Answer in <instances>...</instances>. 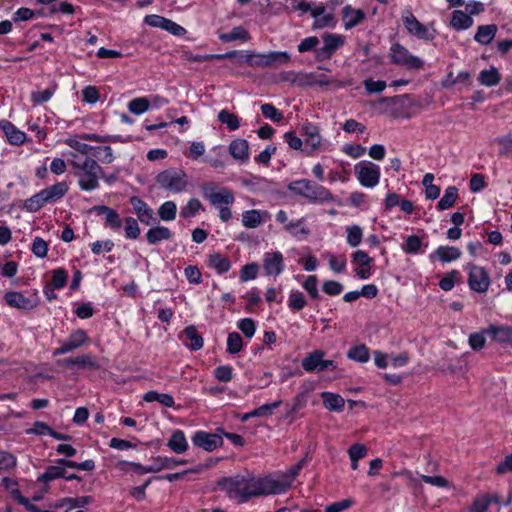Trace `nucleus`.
Listing matches in <instances>:
<instances>
[{"label":"nucleus","instance_id":"obj_17","mask_svg":"<svg viewBox=\"0 0 512 512\" xmlns=\"http://www.w3.org/2000/svg\"><path fill=\"white\" fill-rule=\"evenodd\" d=\"M60 366L71 368L74 365L78 366V368H92L98 369L99 364L94 360V358L90 354H82L74 358H65L58 361Z\"/></svg>","mask_w":512,"mask_h":512},{"label":"nucleus","instance_id":"obj_45","mask_svg":"<svg viewBox=\"0 0 512 512\" xmlns=\"http://www.w3.org/2000/svg\"><path fill=\"white\" fill-rule=\"evenodd\" d=\"M150 108V101L145 97H139L131 100L128 109L135 115L142 114Z\"/></svg>","mask_w":512,"mask_h":512},{"label":"nucleus","instance_id":"obj_52","mask_svg":"<svg viewBox=\"0 0 512 512\" xmlns=\"http://www.w3.org/2000/svg\"><path fill=\"white\" fill-rule=\"evenodd\" d=\"M79 139V137L68 138L65 140V144L82 155H88L92 150H95V148L88 144L82 143Z\"/></svg>","mask_w":512,"mask_h":512},{"label":"nucleus","instance_id":"obj_13","mask_svg":"<svg viewBox=\"0 0 512 512\" xmlns=\"http://www.w3.org/2000/svg\"><path fill=\"white\" fill-rule=\"evenodd\" d=\"M6 303L14 308L20 310H32L37 307L38 303L29 298H26L19 292L10 291L4 295Z\"/></svg>","mask_w":512,"mask_h":512},{"label":"nucleus","instance_id":"obj_49","mask_svg":"<svg viewBox=\"0 0 512 512\" xmlns=\"http://www.w3.org/2000/svg\"><path fill=\"white\" fill-rule=\"evenodd\" d=\"M495 143L499 147V154L506 156L512 153V131L504 136L495 139Z\"/></svg>","mask_w":512,"mask_h":512},{"label":"nucleus","instance_id":"obj_46","mask_svg":"<svg viewBox=\"0 0 512 512\" xmlns=\"http://www.w3.org/2000/svg\"><path fill=\"white\" fill-rule=\"evenodd\" d=\"M435 254L440 258L443 262H449L455 259H458L461 255V252L458 248L455 247H439Z\"/></svg>","mask_w":512,"mask_h":512},{"label":"nucleus","instance_id":"obj_54","mask_svg":"<svg viewBox=\"0 0 512 512\" xmlns=\"http://www.w3.org/2000/svg\"><path fill=\"white\" fill-rule=\"evenodd\" d=\"M261 112L266 118L274 122H280L283 119V114L274 105L269 103L261 105Z\"/></svg>","mask_w":512,"mask_h":512},{"label":"nucleus","instance_id":"obj_3","mask_svg":"<svg viewBox=\"0 0 512 512\" xmlns=\"http://www.w3.org/2000/svg\"><path fill=\"white\" fill-rule=\"evenodd\" d=\"M155 180L159 187L172 193L183 192L189 185L188 175L180 169L164 170L156 176Z\"/></svg>","mask_w":512,"mask_h":512},{"label":"nucleus","instance_id":"obj_42","mask_svg":"<svg viewBox=\"0 0 512 512\" xmlns=\"http://www.w3.org/2000/svg\"><path fill=\"white\" fill-rule=\"evenodd\" d=\"M237 52V56L244 58V61L250 66L265 68V54H256L254 52Z\"/></svg>","mask_w":512,"mask_h":512},{"label":"nucleus","instance_id":"obj_1","mask_svg":"<svg viewBox=\"0 0 512 512\" xmlns=\"http://www.w3.org/2000/svg\"><path fill=\"white\" fill-rule=\"evenodd\" d=\"M219 486L231 499L244 503L251 498L284 493L290 488V482L246 474L225 477L219 481Z\"/></svg>","mask_w":512,"mask_h":512},{"label":"nucleus","instance_id":"obj_50","mask_svg":"<svg viewBox=\"0 0 512 512\" xmlns=\"http://www.w3.org/2000/svg\"><path fill=\"white\" fill-rule=\"evenodd\" d=\"M65 477V470L61 466H49L46 471L39 476V481L48 482L57 478Z\"/></svg>","mask_w":512,"mask_h":512},{"label":"nucleus","instance_id":"obj_20","mask_svg":"<svg viewBox=\"0 0 512 512\" xmlns=\"http://www.w3.org/2000/svg\"><path fill=\"white\" fill-rule=\"evenodd\" d=\"M93 210L105 216L106 225L109 226L110 228L115 230L121 228L122 220L115 210L104 205L95 206Z\"/></svg>","mask_w":512,"mask_h":512},{"label":"nucleus","instance_id":"obj_29","mask_svg":"<svg viewBox=\"0 0 512 512\" xmlns=\"http://www.w3.org/2000/svg\"><path fill=\"white\" fill-rule=\"evenodd\" d=\"M248 142L245 139L233 140L229 145L230 154L237 160L248 159Z\"/></svg>","mask_w":512,"mask_h":512},{"label":"nucleus","instance_id":"obj_47","mask_svg":"<svg viewBox=\"0 0 512 512\" xmlns=\"http://www.w3.org/2000/svg\"><path fill=\"white\" fill-rule=\"evenodd\" d=\"M176 210V204L173 201H167L160 206L158 214L162 220L170 221L175 219Z\"/></svg>","mask_w":512,"mask_h":512},{"label":"nucleus","instance_id":"obj_56","mask_svg":"<svg viewBox=\"0 0 512 512\" xmlns=\"http://www.w3.org/2000/svg\"><path fill=\"white\" fill-rule=\"evenodd\" d=\"M306 305V300L303 293L293 291L289 295V307L293 310H302Z\"/></svg>","mask_w":512,"mask_h":512},{"label":"nucleus","instance_id":"obj_22","mask_svg":"<svg viewBox=\"0 0 512 512\" xmlns=\"http://www.w3.org/2000/svg\"><path fill=\"white\" fill-rule=\"evenodd\" d=\"M131 204L133 205L134 210L137 213L139 220L142 223L149 225L153 218V211L138 197L131 198Z\"/></svg>","mask_w":512,"mask_h":512},{"label":"nucleus","instance_id":"obj_28","mask_svg":"<svg viewBox=\"0 0 512 512\" xmlns=\"http://www.w3.org/2000/svg\"><path fill=\"white\" fill-rule=\"evenodd\" d=\"M498 499L496 496H490L488 494H482L476 496L470 507V512H486L492 502H497Z\"/></svg>","mask_w":512,"mask_h":512},{"label":"nucleus","instance_id":"obj_18","mask_svg":"<svg viewBox=\"0 0 512 512\" xmlns=\"http://www.w3.org/2000/svg\"><path fill=\"white\" fill-rule=\"evenodd\" d=\"M263 267L267 275H279L283 270V257L279 252L265 255Z\"/></svg>","mask_w":512,"mask_h":512},{"label":"nucleus","instance_id":"obj_38","mask_svg":"<svg viewBox=\"0 0 512 512\" xmlns=\"http://www.w3.org/2000/svg\"><path fill=\"white\" fill-rule=\"evenodd\" d=\"M458 197V190L454 186L446 188L443 197L438 202V208L440 210H446L454 205Z\"/></svg>","mask_w":512,"mask_h":512},{"label":"nucleus","instance_id":"obj_15","mask_svg":"<svg viewBox=\"0 0 512 512\" xmlns=\"http://www.w3.org/2000/svg\"><path fill=\"white\" fill-rule=\"evenodd\" d=\"M352 258L353 262L359 266L355 269L356 275L361 279H368L371 274L370 264L372 262V258L362 250L354 252Z\"/></svg>","mask_w":512,"mask_h":512},{"label":"nucleus","instance_id":"obj_8","mask_svg":"<svg viewBox=\"0 0 512 512\" xmlns=\"http://www.w3.org/2000/svg\"><path fill=\"white\" fill-rule=\"evenodd\" d=\"M392 62L398 65L406 66L408 68L420 69L423 67V61L413 56L409 51L400 44H394L391 47Z\"/></svg>","mask_w":512,"mask_h":512},{"label":"nucleus","instance_id":"obj_63","mask_svg":"<svg viewBox=\"0 0 512 512\" xmlns=\"http://www.w3.org/2000/svg\"><path fill=\"white\" fill-rule=\"evenodd\" d=\"M238 328L248 338H251L256 330L255 322L250 318H244L239 321Z\"/></svg>","mask_w":512,"mask_h":512},{"label":"nucleus","instance_id":"obj_27","mask_svg":"<svg viewBox=\"0 0 512 512\" xmlns=\"http://www.w3.org/2000/svg\"><path fill=\"white\" fill-rule=\"evenodd\" d=\"M290 61V55L287 52L274 51L265 54V68H278Z\"/></svg>","mask_w":512,"mask_h":512},{"label":"nucleus","instance_id":"obj_34","mask_svg":"<svg viewBox=\"0 0 512 512\" xmlns=\"http://www.w3.org/2000/svg\"><path fill=\"white\" fill-rule=\"evenodd\" d=\"M368 453V449L364 444L356 443L348 449V454L351 460V468L353 470L358 469L359 459L364 458Z\"/></svg>","mask_w":512,"mask_h":512},{"label":"nucleus","instance_id":"obj_57","mask_svg":"<svg viewBox=\"0 0 512 512\" xmlns=\"http://www.w3.org/2000/svg\"><path fill=\"white\" fill-rule=\"evenodd\" d=\"M32 252L39 258L46 257L48 252V243L41 237H36L32 243Z\"/></svg>","mask_w":512,"mask_h":512},{"label":"nucleus","instance_id":"obj_37","mask_svg":"<svg viewBox=\"0 0 512 512\" xmlns=\"http://www.w3.org/2000/svg\"><path fill=\"white\" fill-rule=\"evenodd\" d=\"M347 357L360 363H366L369 360L370 354L368 348L361 344L351 347L347 352Z\"/></svg>","mask_w":512,"mask_h":512},{"label":"nucleus","instance_id":"obj_35","mask_svg":"<svg viewBox=\"0 0 512 512\" xmlns=\"http://www.w3.org/2000/svg\"><path fill=\"white\" fill-rule=\"evenodd\" d=\"M450 24L457 30L467 29L472 26L473 19L463 11L456 10L452 14Z\"/></svg>","mask_w":512,"mask_h":512},{"label":"nucleus","instance_id":"obj_4","mask_svg":"<svg viewBox=\"0 0 512 512\" xmlns=\"http://www.w3.org/2000/svg\"><path fill=\"white\" fill-rule=\"evenodd\" d=\"M288 189L311 201H330L332 194L325 187L313 184L309 180H298L289 184Z\"/></svg>","mask_w":512,"mask_h":512},{"label":"nucleus","instance_id":"obj_33","mask_svg":"<svg viewBox=\"0 0 512 512\" xmlns=\"http://www.w3.org/2000/svg\"><path fill=\"white\" fill-rule=\"evenodd\" d=\"M218 121L226 125L231 131H235L240 127L239 117L227 109H223L218 113Z\"/></svg>","mask_w":512,"mask_h":512},{"label":"nucleus","instance_id":"obj_44","mask_svg":"<svg viewBox=\"0 0 512 512\" xmlns=\"http://www.w3.org/2000/svg\"><path fill=\"white\" fill-rule=\"evenodd\" d=\"M220 39L224 42H231L235 40L247 41L249 40L248 32L241 26L233 28L230 33L220 35Z\"/></svg>","mask_w":512,"mask_h":512},{"label":"nucleus","instance_id":"obj_10","mask_svg":"<svg viewBox=\"0 0 512 512\" xmlns=\"http://www.w3.org/2000/svg\"><path fill=\"white\" fill-rule=\"evenodd\" d=\"M88 341H89V337H88L87 333L82 329H78V330L74 331L69 336V338L61 344L60 347H58L57 349H55L53 351V355L58 356V355H62V354L71 352V351L85 345L86 343H88Z\"/></svg>","mask_w":512,"mask_h":512},{"label":"nucleus","instance_id":"obj_32","mask_svg":"<svg viewBox=\"0 0 512 512\" xmlns=\"http://www.w3.org/2000/svg\"><path fill=\"white\" fill-rule=\"evenodd\" d=\"M183 333L186 336V338L190 340V343H187L186 345L191 350L196 351L203 347L204 340H203L202 336L198 333L195 326L190 325V326L186 327L184 329Z\"/></svg>","mask_w":512,"mask_h":512},{"label":"nucleus","instance_id":"obj_26","mask_svg":"<svg viewBox=\"0 0 512 512\" xmlns=\"http://www.w3.org/2000/svg\"><path fill=\"white\" fill-rule=\"evenodd\" d=\"M497 30L498 28L495 24L479 26L474 39L480 44L487 45L494 39Z\"/></svg>","mask_w":512,"mask_h":512},{"label":"nucleus","instance_id":"obj_55","mask_svg":"<svg viewBox=\"0 0 512 512\" xmlns=\"http://www.w3.org/2000/svg\"><path fill=\"white\" fill-rule=\"evenodd\" d=\"M201 208H202L201 202L196 198H192L181 209L180 214L183 218H189L191 216H194Z\"/></svg>","mask_w":512,"mask_h":512},{"label":"nucleus","instance_id":"obj_60","mask_svg":"<svg viewBox=\"0 0 512 512\" xmlns=\"http://www.w3.org/2000/svg\"><path fill=\"white\" fill-rule=\"evenodd\" d=\"M314 85V73L297 72L296 84L300 88L311 87Z\"/></svg>","mask_w":512,"mask_h":512},{"label":"nucleus","instance_id":"obj_39","mask_svg":"<svg viewBox=\"0 0 512 512\" xmlns=\"http://www.w3.org/2000/svg\"><path fill=\"white\" fill-rule=\"evenodd\" d=\"M143 399L146 401V402H154V401H157L159 402L160 404H162L163 406L165 407H172L174 405V399L171 395L169 394H161V393H158L156 391H149L147 392Z\"/></svg>","mask_w":512,"mask_h":512},{"label":"nucleus","instance_id":"obj_25","mask_svg":"<svg viewBox=\"0 0 512 512\" xmlns=\"http://www.w3.org/2000/svg\"><path fill=\"white\" fill-rule=\"evenodd\" d=\"M343 20L346 28H352L359 24L365 17V14L360 9H353L350 6H346L342 11Z\"/></svg>","mask_w":512,"mask_h":512},{"label":"nucleus","instance_id":"obj_41","mask_svg":"<svg viewBox=\"0 0 512 512\" xmlns=\"http://www.w3.org/2000/svg\"><path fill=\"white\" fill-rule=\"evenodd\" d=\"M262 222V215L258 210H249L242 215V223L247 228H256Z\"/></svg>","mask_w":512,"mask_h":512},{"label":"nucleus","instance_id":"obj_62","mask_svg":"<svg viewBox=\"0 0 512 512\" xmlns=\"http://www.w3.org/2000/svg\"><path fill=\"white\" fill-rule=\"evenodd\" d=\"M366 91L370 94L382 92L386 88V82L382 80L374 81L369 78L363 82Z\"/></svg>","mask_w":512,"mask_h":512},{"label":"nucleus","instance_id":"obj_6","mask_svg":"<svg viewBox=\"0 0 512 512\" xmlns=\"http://www.w3.org/2000/svg\"><path fill=\"white\" fill-rule=\"evenodd\" d=\"M325 352L323 350H314L307 354L301 362L302 368L306 372H322L328 368H335V363L332 360H325Z\"/></svg>","mask_w":512,"mask_h":512},{"label":"nucleus","instance_id":"obj_9","mask_svg":"<svg viewBox=\"0 0 512 512\" xmlns=\"http://www.w3.org/2000/svg\"><path fill=\"white\" fill-rule=\"evenodd\" d=\"M403 23L407 31L420 39L432 40L434 35L429 32L428 28L420 23L417 18L410 12L406 11L402 16Z\"/></svg>","mask_w":512,"mask_h":512},{"label":"nucleus","instance_id":"obj_59","mask_svg":"<svg viewBox=\"0 0 512 512\" xmlns=\"http://www.w3.org/2000/svg\"><path fill=\"white\" fill-rule=\"evenodd\" d=\"M347 242L352 246L356 247L362 240V230L359 226L354 225L347 228Z\"/></svg>","mask_w":512,"mask_h":512},{"label":"nucleus","instance_id":"obj_16","mask_svg":"<svg viewBox=\"0 0 512 512\" xmlns=\"http://www.w3.org/2000/svg\"><path fill=\"white\" fill-rule=\"evenodd\" d=\"M484 332L497 343L503 344L512 342V326L490 325L484 329Z\"/></svg>","mask_w":512,"mask_h":512},{"label":"nucleus","instance_id":"obj_36","mask_svg":"<svg viewBox=\"0 0 512 512\" xmlns=\"http://www.w3.org/2000/svg\"><path fill=\"white\" fill-rule=\"evenodd\" d=\"M478 80L482 85L490 87L497 85L500 82L501 77L498 70L494 67H491L488 70L481 71Z\"/></svg>","mask_w":512,"mask_h":512},{"label":"nucleus","instance_id":"obj_12","mask_svg":"<svg viewBox=\"0 0 512 512\" xmlns=\"http://www.w3.org/2000/svg\"><path fill=\"white\" fill-rule=\"evenodd\" d=\"M192 441L195 446L201 447L206 451H213L223 443L222 437L220 435L203 431L197 432L194 435Z\"/></svg>","mask_w":512,"mask_h":512},{"label":"nucleus","instance_id":"obj_31","mask_svg":"<svg viewBox=\"0 0 512 512\" xmlns=\"http://www.w3.org/2000/svg\"><path fill=\"white\" fill-rule=\"evenodd\" d=\"M168 446L177 454L184 453L188 447L184 433L181 430H176L169 439Z\"/></svg>","mask_w":512,"mask_h":512},{"label":"nucleus","instance_id":"obj_21","mask_svg":"<svg viewBox=\"0 0 512 512\" xmlns=\"http://www.w3.org/2000/svg\"><path fill=\"white\" fill-rule=\"evenodd\" d=\"M321 398L324 407L329 411L341 412L344 408L345 400L339 394L323 392L321 393Z\"/></svg>","mask_w":512,"mask_h":512},{"label":"nucleus","instance_id":"obj_23","mask_svg":"<svg viewBox=\"0 0 512 512\" xmlns=\"http://www.w3.org/2000/svg\"><path fill=\"white\" fill-rule=\"evenodd\" d=\"M8 141L13 145H20L26 140L24 132L18 130L12 123L5 121L1 125Z\"/></svg>","mask_w":512,"mask_h":512},{"label":"nucleus","instance_id":"obj_51","mask_svg":"<svg viewBox=\"0 0 512 512\" xmlns=\"http://www.w3.org/2000/svg\"><path fill=\"white\" fill-rule=\"evenodd\" d=\"M243 346L242 337L237 332H231L227 338V350L231 354H236L241 351Z\"/></svg>","mask_w":512,"mask_h":512},{"label":"nucleus","instance_id":"obj_11","mask_svg":"<svg viewBox=\"0 0 512 512\" xmlns=\"http://www.w3.org/2000/svg\"><path fill=\"white\" fill-rule=\"evenodd\" d=\"M468 282L470 288L478 293L486 292L490 283L487 272L478 266H472Z\"/></svg>","mask_w":512,"mask_h":512},{"label":"nucleus","instance_id":"obj_43","mask_svg":"<svg viewBox=\"0 0 512 512\" xmlns=\"http://www.w3.org/2000/svg\"><path fill=\"white\" fill-rule=\"evenodd\" d=\"M237 51H230L225 54L219 55H193L191 53H186V60L190 62H204L212 59H223V58H231L233 56H237Z\"/></svg>","mask_w":512,"mask_h":512},{"label":"nucleus","instance_id":"obj_5","mask_svg":"<svg viewBox=\"0 0 512 512\" xmlns=\"http://www.w3.org/2000/svg\"><path fill=\"white\" fill-rule=\"evenodd\" d=\"M203 196L214 206L230 205L234 202V194L226 187H216L212 183L202 186Z\"/></svg>","mask_w":512,"mask_h":512},{"label":"nucleus","instance_id":"obj_48","mask_svg":"<svg viewBox=\"0 0 512 512\" xmlns=\"http://www.w3.org/2000/svg\"><path fill=\"white\" fill-rule=\"evenodd\" d=\"M90 501H91L90 496H82V497H78V498H63L60 501H58L54 505V507L58 508V507H63L65 505H68L69 508L83 507L86 504H88Z\"/></svg>","mask_w":512,"mask_h":512},{"label":"nucleus","instance_id":"obj_53","mask_svg":"<svg viewBox=\"0 0 512 512\" xmlns=\"http://www.w3.org/2000/svg\"><path fill=\"white\" fill-rule=\"evenodd\" d=\"M422 246V241L417 235H410L407 237L405 244L402 246V249L405 253L415 254L417 253Z\"/></svg>","mask_w":512,"mask_h":512},{"label":"nucleus","instance_id":"obj_58","mask_svg":"<svg viewBox=\"0 0 512 512\" xmlns=\"http://www.w3.org/2000/svg\"><path fill=\"white\" fill-rule=\"evenodd\" d=\"M46 203L47 202L40 191L25 202V207L30 212H36Z\"/></svg>","mask_w":512,"mask_h":512},{"label":"nucleus","instance_id":"obj_2","mask_svg":"<svg viewBox=\"0 0 512 512\" xmlns=\"http://www.w3.org/2000/svg\"><path fill=\"white\" fill-rule=\"evenodd\" d=\"M71 166L75 169L74 174L78 178V184L82 190L91 191L98 187L99 178L102 175L101 166L91 157L80 160L79 157L71 153Z\"/></svg>","mask_w":512,"mask_h":512},{"label":"nucleus","instance_id":"obj_19","mask_svg":"<svg viewBox=\"0 0 512 512\" xmlns=\"http://www.w3.org/2000/svg\"><path fill=\"white\" fill-rule=\"evenodd\" d=\"M342 39L337 35H326L324 37V46L317 53L318 59L330 58L334 51L342 44Z\"/></svg>","mask_w":512,"mask_h":512},{"label":"nucleus","instance_id":"obj_64","mask_svg":"<svg viewBox=\"0 0 512 512\" xmlns=\"http://www.w3.org/2000/svg\"><path fill=\"white\" fill-rule=\"evenodd\" d=\"M495 472L498 475H504L512 472V453L506 455L504 459L496 465Z\"/></svg>","mask_w":512,"mask_h":512},{"label":"nucleus","instance_id":"obj_40","mask_svg":"<svg viewBox=\"0 0 512 512\" xmlns=\"http://www.w3.org/2000/svg\"><path fill=\"white\" fill-rule=\"evenodd\" d=\"M209 266L217 270L219 273H225L230 269V261L228 258L218 253L209 256Z\"/></svg>","mask_w":512,"mask_h":512},{"label":"nucleus","instance_id":"obj_14","mask_svg":"<svg viewBox=\"0 0 512 512\" xmlns=\"http://www.w3.org/2000/svg\"><path fill=\"white\" fill-rule=\"evenodd\" d=\"M302 135L305 137V144L311 147L313 151L322 147L323 141L320 135V129L312 123H305L302 128Z\"/></svg>","mask_w":512,"mask_h":512},{"label":"nucleus","instance_id":"obj_30","mask_svg":"<svg viewBox=\"0 0 512 512\" xmlns=\"http://www.w3.org/2000/svg\"><path fill=\"white\" fill-rule=\"evenodd\" d=\"M172 237L171 231L167 227L157 226L151 228L146 233L147 241L154 245L162 240H168Z\"/></svg>","mask_w":512,"mask_h":512},{"label":"nucleus","instance_id":"obj_24","mask_svg":"<svg viewBox=\"0 0 512 512\" xmlns=\"http://www.w3.org/2000/svg\"><path fill=\"white\" fill-rule=\"evenodd\" d=\"M68 191V185L66 182H59L51 187H48L46 189H43L42 196H44L46 202H53L57 199H60L63 197L66 192Z\"/></svg>","mask_w":512,"mask_h":512},{"label":"nucleus","instance_id":"obj_7","mask_svg":"<svg viewBox=\"0 0 512 512\" xmlns=\"http://www.w3.org/2000/svg\"><path fill=\"white\" fill-rule=\"evenodd\" d=\"M355 174L359 182L365 187H374L380 179V169L372 162H360L355 165Z\"/></svg>","mask_w":512,"mask_h":512},{"label":"nucleus","instance_id":"obj_61","mask_svg":"<svg viewBox=\"0 0 512 512\" xmlns=\"http://www.w3.org/2000/svg\"><path fill=\"white\" fill-rule=\"evenodd\" d=\"M485 334L486 333L483 330L481 333H472L469 336V345L473 350L478 351V350H481L485 346V343H486Z\"/></svg>","mask_w":512,"mask_h":512}]
</instances>
